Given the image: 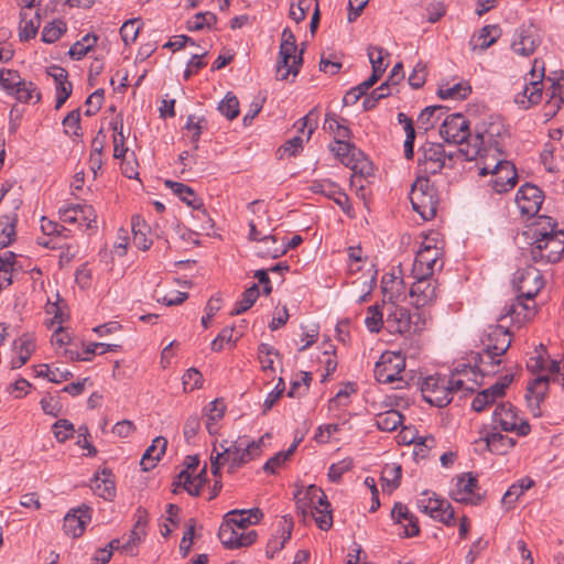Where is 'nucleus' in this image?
I'll return each mask as SVG.
<instances>
[{
	"mask_svg": "<svg viewBox=\"0 0 564 564\" xmlns=\"http://www.w3.org/2000/svg\"><path fill=\"white\" fill-rule=\"evenodd\" d=\"M486 443V447L498 455L506 454L509 449H511L516 445V440L505 436L500 433H491L487 434L480 438Z\"/></svg>",
	"mask_w": 564,
	"mask_h": 564,
	"instance_id": "32",
	"label": "nucleus"
},
{
	"mask_svg": "<svg viewBox=\"0 0 564 564\" xmlns=\"http://www.w3.org/2000/svg\"><path fill=\"white\" fill-rule=\"evenodd\" d=\"M307 496L314 505L313 510H311V514L316 524L321 530H328L333 524V516L330 503L328 502L324 491L321 488L311 485L307 488Z\"/></svg>",
	"mask_w": 564,
	"mask_h": 564,
	"instance_id": "14",
	"label": "nucleus"
},
{
	"mask_svg": "<svg viewBox=\"0 0 564 564\" xmlns=\"http://www.w3.org/2000/svg\"><path fill=\"white\" fill-rule=\"evenodd\" d=\"M202 380H203V376L197 369H195V368L188 369L183 376L184 390L192 391V390L200 387Z\"/></svg>",
	"mask_w": 564,
	"mask_h": 564,
	"instance_id": "64",
	"label": "nucleus"
},
{
	"mask_svg": "<svg viewBox=\"0 0 564 564\" xmlns=\"http://www.w3.org/2000/svg\"><path fill=\"white\" fill-rule=\"evenodd\" d=\"M540 219L539 227L528 232L532 239L530 258L534 262L556 263L564 256V229H555L556 224L550 217L541 216Z\"/></svg>",
	"mask_w": 564,
	"mask_h": 564,
	"instance_id": "1",
	"label": "nucleus"
},
{
	"mask_svg": "<svg viewBox=\"0 0 564 564\" xmlns=\"http://www.w3.org/2000/svg\"><path fill=\"white\" fill-rule=\"evenodd\" d=\"M411 314L404 307H393L387 316V323L393 332L400 334L409 333L411 330Z\"/></svg>",
	"mask_w": 564,
	"mask_h": 564,
	"instance_id": "31",
	"label": "nucleus"
},
{
	"mask_svg": "<svg viewBox=\"0 0 564 564\" xmlns=\"http://www.w3.org/2000/svg\"><path fill=\"white\" fill-rule=\"evenodd\" d=\"M299 67L300 64H293L291 58L280 57V61L276 65V79L285 80L289 75L296 76L299 73Z\"/></svg>",
	"mask_w": 564,
	"mask_h": 564,
	"instance_id": "55",
	"label": "nucleus"
},
{
	"mask_svg": "<svg viewBox=\"0 0 564 564\" xmlns=\"http://www.w3.org/2000/svg\"><path fill=\"white\" fill-rule=\"evenodd\" d=\"M383 53L384 50L379 46H369L368 47V57L372 66V73L382 76L386 70L387 65L383 63Z\"/></svg>",
	"mask_w": 564,
	"mask_h": 564,
	"instance_id": "48",
	"label": "nucleus"
},
{
	"mask_svg": "<svg viewBox=\"0 0 564 564\" xmlns=\"http://www.w3.org/2000/svg\"><path fill=\"white\" fill-rule=\"evenodd\" d=\"M217 18L212 12H199L196 13L193 19L188 20L187 29L189 31H199L204 28H212L215 25Z\"/></svg>",
	"mask_w": 564,
	"mask_h": 564,
	"instance_id": "45",
	"label": "nucleus"
},
{
	"mask_svg": "<svg viewBox=\"0 0 564 564\" xmlns=\"http://www.w3.org/2000/svg\"><path fill=\"white\" fill-rule=\"evenodd\" d=\"M226 405L223 400L216 399L205 406V416L207 419L206 427L210 434L215 433L214 425L225 414Z\"/></svg>",
	"mask_w": 564,
	"mask_h": 564,
	"instance_id": "38",
	"label": "nucleus"
},
{
	"mask_svg": "<svg viewBox=\"0 0 564 564\" xmlns=\"http://www.w3.org/2000/svg\"><path fill=\"white\" fill-rule=\"evenodd\" d=\"M354 466L351 458H345L338 463L332 464L328 469V478L333 482H337L340 480L341 476L349 471Z\"/></svg>",
	"mask_w": 564,
	"mask_h": 564,
	"instance_id": "53",
	"label": "nucleus"
},
{
	"mask_svg": "<svg viewBox=\"0 0 564 564\" xmlns=\"http://www.w3.org/2000/svg\"><path fill=\"white\" fill-rule=\"evenodd\" d=\"M529 76L530 78H525L521 90L514 96V102L524 110L539 104L542 99L544 63L535 58Z\"/></svg>",
	"mask_w": 564,
	"mask_h": 564,
	"instance_id": "8",
	"label": "nucleus"
},
{
	"mask_svg": "<svg viewBox=\"0 0 564 564\" xmlns=\"http://www.w3.org/2000/svg\"><path fill=\"white\" fill-rule=\"evenodd\" d=\"M20 39L22 41H29L33 39L40 28V14L36 12L33 18L29 19V13L25 10L20 12Z\"/></svg>",
	"mask_w": 564,
	"mask_h": 564,
	"instance_id": "34",
	"label": "nucleus"
},
{
	"mask_svg": "<svg viewBox=\"0 0 564 564\" xmlns=\"http://www.w3.org/2000/svg\"><path fill=\"white\" fill-rule=\"evenodd\" d=\"M477 373L479 372L476 367L463 365L462 369L456 368V372L447 380L451 394L458 391H473L474 384H480L476 379Z\"/></svg>",
	"mask_w": 564,
	"mask_h": 564,
	"instance_id": "25",
	"label": "nucleus"
},
{
	"mask_svg": "<svg viewBox=\"0 0 564 564\" xmlns=\"http://www.w3.org/2000/svg\"><path fill=\"white\" fill-rule=\"evenodd\" d=\"M177 485H182L183 488L191 495V496H198L200 491V485L196 481V479H193L191 474L187 470H182L178 474V481Z\"/></svg>",
	"mask_w": 564,
	"mask_h": 564,
	"instance_id": "61",
	"label": "nucleus"
},
{
	"mask_svg": "<svg viewBox=\"0 0 564 564\" xmlns=\"http://www.w3.org/2000/svg\"><path fill=\"white\" fill-rule=\"evenodd\" d=\"M262 518L263 512L259 508L235 509L224 516L223 523L245 531L250 525L257 524Z\"/></svg>",
	"mask_w": 564,
	"mask_h": 564,
	"instance_id": "23",
	"label": "nucleus"
},
{
	"mask_svg": "<svg viewBox=\"0 0 564 564\" xmlns=\"http://www.w3.org/2000/svg\"><path fill=\"white\" fill-rule=\"evenodd\" d=\"M525 297L519 294L511 303L505 306L503 316H511L518 323L529 321L535 315V306L524 302Z\"/></svg>",
	"mask_w": 564,
	"mask_h": 564,
	"instance_id": "28",
	"label": "nucleus"
},
{
	"mask_svg": "<svg viewBox=\"0 0 564 564\" xmlns=\"http://www.w3.org/2000/svg\"><path fill=\"white\" fill-rule=\"evenodd\" d=\"M441 250L436 246L423 245L415 257L413 264V273L422 276H431L438 264V269L443 267L440 262Z\"/></svg>",
	"mask_w": 564,
	"mask_h": 564,
	"instance_id": "19",
	"label": "nucleus"
},
{
	"mask_svg": "<svg viewBox=\"0 0 564 564\" xmlns=\"http://www.w3.org/2000/svg\"><path fill=\"white\" fill-rule=\"evenodd\" d=\"M514 283L518 292L525 300H533L544 286V280L540 270L533 267H527L518 271L514 276Z\"/></svg>",
	"mask_w": 564,
	"mask_h": 564,
	"instance_id": "15",
	"label": "nucleus"
},
{
	"mask_svg": "<svg viewBox=\"0 0 564 564\" xmlns=\"http://www.w3.org/2000/svg\"><path fill=\"white\" fill-rule=\"evenodd\" d=\"M419 164L429 174H436L446 166V161L453 159V154L446 153L442 143L426 142L421 147Z\"/></svg>",
	"mask_w": 564,
	"mask_h": 564,
	"instance_id": "12",
	"label": "nucleus"
},
{
	"mask_svg": "<svg viewBox=\"0 0 564 564\" xmlns=\"http://www.w3.org/2000/svg\"><path fill=\"white\" fill-rule=\"evenodd\" d=\"M310 189L313 193H319L328 198L334 197L338 193V187L329 181H314L310 185Z\"/></svg>",
	"mask_w": 564,
	"mask_h": 564,
	"instance_id": "62",
	"label": "nucleus"
},
{
	"mask_svg": "<svg viewBox=\"0 0 564 564\" xmlns=\"http://www.w3.org/2000/svg\"><path fill=\"white\" fill-rule=\"evenodd\" d=\"M65 133L78 137L80 130V110L75 109L67 113L63 120Z\"/></svg>",
	"mask_w": 564,
	"mask_h": 564,
	"instance_id": "54",
	"label": "nucleus"
},
{
	"mask_svg": "<svg viewBox=\"0 0 564 564\" xmlns=\"http://www.w3.org/2000/svg\"><path fill=\"white\" fill-rule=\"evenodd\" d=\"M444 113L443 106H430L426 107L417 117V124L420 128L427 131L432 129L436 121L441 119V116Z\"/></svg>",
	"mask_w": 564,
	"mask_h": 564,
	"instance_id": "39",
	"label": "nucleus"
},
{
	"mask_svg": "<svg viewBox=\"0 0 564 564\" xmlns=\"http://www.w3.org/2000/svg\"><path fill=\"white\" fill-rule=\"evenodd\" d=\"M139 34V26L137 21L130 20L123 23L120 29V35L126 45L134 42Z\"/></svg>",
	"mask_w": 564,
	"mask_h": 564,
	"instance_id": "63",
	"label": "nucleus"
},
{
	"mask_svg": "<svg viewBox=\"0 0 564 564\" xmlns=\"http://www.w3.org/2000/svg\"><path fill=\"white\" fill-rule=\"evenodd\" d=\"M410 200L413 209L424 220H430L436 215L438 206L437 189L426 177H419L412 185Z\"/></svg>",
	"mask_w": 564,
	"mask_h": 564,
	"instance_id": "5",
	"label": "nucleus"
},
{
	"mask_svg": "<svg viewBox=\"0 0 564 564\" xmlns=\"http://www.w3.org/2000/svg\"><path fill=\"white\" fill-rule=\"evenodd\" d=\"M218 538L226 549H240L251 545L257 539V532L242 531L230 527L228 523H221L218 531Z\"/></svg>",
	"mask_w": 564,
	"mask_h": 564,
	"instance_id": "18",
	"label": "nucleus"
},
{
	"mask_svg": "<svg viewBox=\"0 0 564 564\" xmlns=\"http://www.w3.org/2000/svg\"><path fill=\"white\" fill-rule=\"evenodd\" d=\"M421 391L426 402L438 408L445 406L452 401L451 388L445 378H425L421 384Z\"/></svg>",
	"mask_w": 564,
	"mask_h": 564,
	"instance_id": "13",
	"label": "nucleus"
},
{
	"mask_svg": "<svg viewBox=\"0 0 564 564\" xmlns=\"http://www.w3.org/2000/svg\"><path fill=\"white\" fill-rule=\"evenodd\" d=\"M540 44V35L533 24L522 25L514 34L511 50L519 56H530Z\"/></svg>",
	"mask_w": 564,
	"mask_h": 564,
	"instance_id": "17",
	"label": "nucleus"
},
{
	"mask_svg": "<svg viewBox=\"0 0 564 564\" xmlns=\"http://www.w3.org/2000/svg\"><path fill=\"white\" fill-rule=\"evenodd\" d=\"M454 509L449 502L443 503L442 507H438L433 513L429 514L431 518L443 522L446 525H451L454 523Z\"/></svg>",
	"mask_w": 564,
	"mask_h": 564,
	"instance_id": "60",
	"label": "nucleus"
},
{
	"mask_svg": "<svg viewBox=\"0 0 564 564\" xmlns=\"http://www.w3.org/2000/svg\"><path fill=\"white\" fill-rule=\"evenodd\" d=\"M336 147H332L330 150L334 154L340 159L344 164V160H349L351 154H356L358 149L355 144L346 142V140H335Z\"/></svg>",
	"mask_w": 564,
	"mask_h": 564,
	"instance_id": "59",
	"label": "nucleus"
},
{
	"mask_svg": "<svg viewBox=\"0 0 564 564\" xmlns=\"http://www.w3.org/2000/svg\"><path fill=\"white\" fill-rule=\"evenodd\" d=\"M512 380H513L512 375H506L499 381H497L495 384H492L488 389L482 390V392L486 393L487 397H489V399L494 403L497 398H500L505 394V390L509 387V384L512 382Z\"/></svg>",
	"mask_w": 564,
	"mask_h": 564,
	"instance_id": "51",
	"label": "nucleus"
},
{
	"mask_svg": "<svg viewBox=\"0 0 564 564\" xmlns=\"http://www.w3.org/2000/svg\"><path fill=\"white\" fill-rule=\"evenodd\" d=\"M15 237V216L0 219V249L9 246Z\"/></svg>",
	"mask_w": 564,
	"mask_h": 564,
	"instance_id": "42",
	"label": "nucleus"
},
{
	"mask_svg": "<svg viewBox=\"0 0 564 564\" xmlns=\"http://www.w3.org/2000/svg\"><path fill=\"white\" fill-rule=\"evenodd\" d=\"M486 348L478 355L479 361L476 368L481 377L496 373V367L500 365L497 357L502 356L511 345L507 328L500 325H490L486 330V339L482 340Z\"/></svg>",
	"mask_w": 564,
	"mask_h": 564,
	"instance_id": "3",
	"label": "nucleus"
},
{
	"mask_svg": "<svg viewBox=\"0 0 564 564\" xmlns=\"http://www.w3.org/2000/svg\"><path fill=\"white\" fill-rule=\"evenodd\" d=\"M403 422V415L397 410H388L376 415V425L384 432L397 430Z\"/></svg>",
	"mask_w": 564,
	"mask_h": 564,
	"instance_id": "35",
	"label": "nucleus"
},
{
	"mask_svg": "<svg viewBox=\"0 0 564 564\" xmlns=\"http://www.w3.org/2000/svg\"><path fill=\"white\" fill-rule=\"evenodd\" d=\"M451 497L457 502L466 505H479L484 496L479 492L477 477L471 473H465L456 478L455 487L451 490Z\"/></svg>",
	"mask_w": 564,
	"mask_h": 564,
	"instance_id": "11",
	"label": "nucleus"
},
{
	"mask_svg": "<svg viewBox=\"0 0 564 564\" xmlns=\"http://www.w3.org/2000/svg\"><path fill=\"white\" fill-rule=\"evenodd\" d=\"M344 164L352 171L350 184L355 185L357 178H366L372 174V164L361 151L351 154L349 160H344Z\"/></svg>",
	"mask_w": 564,
	"mask_h": 564,
	"instance_id": "29",
	"label": "nucleus"
},
{
	"mask_svg": "<svg viewBox=\"0 0 564 564\" xmlns=\"http://www.w3.org/2000/svg\"><path fill=\"white\" fill-rule=\"evenodd\" d=\"M297 443H293L285 452H280L271 457L263 466L265 471L274 473L296 449Z\"/></svg>",
	"mask_w": 564,
	"mask_h": 564,
	"instance_id": "57",
	"label": "nucleus"
},
{
	"mask_svg": "<svg viewBox=\"0 0 564 564\" xmlns=\"http://www.w3.org/2000/svg\"><path fill=\"white\" fill-rule=\"evenodd\" d=\"M445 500L437 499L435 497L429 496L427 491H424L421 495V498L417 500V508L426 513L431 514L433 511H435L438 507H442L443 503H445Z\"/></svg>",
	"mask_w": 564,
	"mask_h": 564,
	"instance_id": "58",
	"label": "nucleus"
},
{
	"mask_svg": "<svg viewBox=\"0 0 564 564\" xmlns=\"http://www.w3.org/2000/svg\"><path fill=\"white\" fill-rule=\"evenodd\" d=\"M441 137L447 143L468 147V141L474 134L470 133L469 122L462 113L448 115L440 128Z\"/></svg>",
	"mask_w": 564,
	"mask_h": 564,
	"instance_id": "9",
	"label": "nucleus"
},
{
	"mask_svg": "<svg viewBox=\"0 0 564 564\" xmlns=\"http://www.w3.org/2000/svg\"><path fill=\"white\" fill-rule=\"evenodd\" d=\"M470 94V87L465 83H457L449 86H441L438 88V96L442 99H465Z\"/></svg>",
	"mask_w": 564,
	"mask_h": 564,
	"instance_id": "40",
	"label": "nucleus"
},
{
	"mask_svg": "<svg viewBox=\"0 0 564 564\" xmlns=\"http://www.w3.org/2000/svg\"><path fill=\"white\" fill-rule=\"evenodd\" d=\"M494 422L506 432H517L518 435L524 436L530 432V425L525 421L518 423V415L510 403L498 405L494 412Z\"/></svg>",
	"mask_w": 564,
	"mask_h": 564,
	"instance_id": "16",
	"label": "nucleus"
},
{
	"mask_svg": "<svg viewBox=\"0 0 564 564\" xmlns=\"http://www.w3.org/2000/svg\"><path fill=\"white\" fill-rule=\"evenodd\" d=\"M36 376L45 377L51 382L59 383V382L66 381L69 378H72L73 373L68 370H62L57 367L52 369V368H50L48 365H40L39 370H36Z\"/></svg>",
	"mask_w": 564,
	"mask_h": 564,
	"instance_id": "44",
	"label": "nucleus"
},
{
	"mask_svg": "<svg viewBox=\"0 0 564 564\" xmlns=\"http://www.w3.org/2000/svg\"><path fill=\"white\" fill-rule=\"evenodd\" d=\"M53 431L56 440L64 443L73 436L75 429L68 420L61 419L54 423Z\"/></svg>",
	"mask_w": 564,
	"mask_h": 564,
	"instance_id": "52",
	"label": "nucleus"
},
{
	"mask_svg": "<svg viewBox=\"0 0 564 564\" xmlns=\"http://www.w3.org/2000/svg\"><path fill=\"white\" fill-rule=\"evenodd\" d=\"M543 193L535 185L521 186L516 195V204L522 215L534 216L541 208Z\"/></svg>",
	"mask_w": 564,
	"mask_h": 564,
	"instance_id": "20",
	"label": "nucleus"
},
{
	"mask_svg": "<svg viewBox=\"0 0 564 564\" xmlns=\"http://www.w3.org/2000/svg\"><path fill=\"white\" fill-rule=\"evenodd\" d=\"M66 31V25L61 20L46 24L42 31V40L45 43L56 42Z\"/></svg>",
	"mask_w": 564,
	"mask_h": 564,
	"instance_id": "47",
	"label": "nucleus"
},
{
	"mask_svg": "<svg viewBox=\"0 0 564 564\" xmlns=\"http://www.w3.org/2000/svg\"><path fill=\"white\" fill-rule=\"evenodd\" d=\"M102 478L97 475L93 480V490L105 500H111L116 495L115 482L110 479V474L102 471Z\"/></svg>",
	"mask_w": 564,
	"mask_h": 564,
	"instance_id": "36",
	"label": "nucleus"
},
{
	"mask_svg": "<svg viewBox=\"0 0 564 564\" xmlns=\"http://www.w3.org/2000/svg\"><path fill=\"white\" fill-rule=\"evenodd\" d=\"M91 520V509L86 505L72 509L64 517L63 529L67 535L73 538L80 536L86 524Z\"/></svg>",
	"mask_w": 564,
	"mask_h": 564,
	"instance_id": "21",
	"label": "nucleus"
},
{
	"mask_svg": "<svg viewBox=\"0 0 564 564\" xmlns=\"http://www.w3.org/2000/svg\"><path fill=\"white\" fill-rule=\"evenodd\" d=\"M488 173L494 174V180L490 184L497 193L507 192L517 183L516 167L509 161L500 160L494 166L488 164L480 167V175H487Z\"/></svg>",
	"mask_w": 564,
	"mask_h": 564,
	"instance_id": "10",
	"label": "nucleus"
},
{
	"mask_svg": "<svg viewBox=\"0 0 564 564\" xmlns=\"http://www.w3.org/2000/svg\"><path fill=\"white\" fill-rule=\"evenodd\" d=\"M401 285V280H398L392 275L383 276L381 281V289L384 297L388 299L390 302H393L394 299L397 297L395 293L400 291Z\"/></svg>",
	"mask_w": 564,
	"mask_h": 564,
	"instance_id": "56",
	"label": "nucleus"
},
{
	"mask_svg": "<svg viewBox=\"0 0 564 564\" xmlns=\"http://www.w3.org/2000/svg\"><path fill=\"white\" fill-rule=\"evenodd\" d=\"M148 231L149 227L140 219L139 216L132 218L133 243L140 250H148L152 243L147 236Z\"/></svg>",
	"mask_w": 564,
	"mask_h": 564,
	"instance_id": "37",
	"label": "nucleus"
},
{
	"mask_svg": "<svg viewBox=\"0 0 564 564\" xmlns=\"http://www.w3.org/2000/svg\"><path fill=\"white\" fill-rule=\"evenodd\" d=\"M258 296V285L253 284L242 293V297L237 302L235 310L231 312V315H239L248 311L254 304Z\"/></svg>",
	"mask_w": 564,
	"mask_h": 564,
	"instance_id": "43",
	"label": "nucleus"
},
{
	"mask_svg": "<svg viewBox=\"0 0 564 564\" xmlns=\"http://www.w3.org/2000/svg\"><path fill=\"white\" fill-rule=\"evenodd\" d=\"M0 87L19 102H39L41 93L35 84L23 79L17 70L0 69Z\"/></svg>",
	"mask_w": 564,
	"mask_h": 564,
	"instance_id": "6",
	"label": "nucleus"
},
{
	"mask_svg": "<svg viewBox=\"0 0 564 564\" xmlns=\"http://www.w3.org/2000/svg\"><path fill=\"white\" fill-rule=\"evenodd\" d=\"M218 109L229 120H232L239 115V101L235 95L228 93L219 104Z\"/></svg>",
	"mask_w": 564,
	"mask_h": 564,
	"instance_id": "49",
	"label": "nucleus"
},
{
	"mask_svg": "<svg viewBox=\"0 0 564 564\" xmlns=\"http://www.w3.org/2000/svg\"><path fill=\"white\" fill-rule=\"evenodd\" d=\"M166 445L167 441L163 436H158L153 440L140 460L142 470L148 471L156 465V462L165 453Z\"/></svg>",
	"mask_w": 564,
	"mask_h": 564,
	"instance_id": "30",
	"label": "nucleus"
},
{
	"mask_svg": "<svg viewBox=\"0 0 564 564\" xmlns=\"http://www.w3.org/2000/svg\"><path fill=\"white\" fill-rule=\"evenodd\" d=\"M164 184L192 208L199 209L202 207V200L196 196L195 192L189 186L170 180L165 181Z\"/></svg>",
	"mask_w": 564,
	"mask_h": 564,
	"instance_id": "33",
	"label": "nucleus"
},
{
	"mask_svg": "<svg viewBox=\"0 0 564 564\" xmlns=\"http://www.w3.org/2000/svg\"><path fill=\"white\" fill-rule=\"evenodd\" d=\"M324 129L334 133L335 140H346L350 137V130L343 122L338 121L334 113H327Z\"/></svg>",
	"mask_w": 564,
	"mask_h": 564,
	"instance_id": "41",
	"label": "nucleus"
},
{
	"mask_svg": "<svg viewBox=\"0 0 564 564\" xmlns=\"http://www.w3.org/2000/svg\"><path fill=\"white\" fill-rule=\"evenodd\" d=\"M501 29L496 25H485L477 34L470 39V46L473 51H485L497 42L501 36Z\"/></svg>",
	"mask_w": 564,
	"mask_h": 564,
	"instance_id": "27",
	"label": "nucleus"
},
{
	"mask_svg": "<svg viewBox=\"0 0 564 564\" xmlns=\"http://www.w3.org/2000/svg\"><path fill=\"white\" fill-rule=\"evenodd\" d=\"M267 433L258 441L248 442L246 438H239L231 442L228 446L220 444L221 452L210 456V468L214 476L219 475V457L226 455L228 458V473H235L238 468L259 456L264 437H269Z\"/></svg>",
	"mask_w": 564,
	"mask_h": 564,
	"instance_id": "2",
	"label": "nucleus"
},
{
	"mask_svg": "<svg viewBox=\"0 0 564 564\" xmlns=\"http://www.w3.org/2000/svg\"><path fill=\"white\" fill-rule=\"evenodd\" d=\"M78 213L83 214V217L88 219L87 228L91 229L96 227L97 215L95 209L90 205H70L59 209V219L65 224H76L78 221Z\"/></svg>",
	"mask_w": 564,
	"mask_h": 564,
	"instance_id": "26",
	"label": "nucleus"
},
{
	"mask_svg": "<svg viewBox=\"0 0 564 564\" xmlns=\"http://www.w3.org/2000/svg\"><path fill=\"white\" fill-rule=\"evenodd\" d=\"M506 134V129L499 118H490L489 121H484L475 130L474 135L468 141L467 148H460L459 152L466 160H476L482 156V152L487 151V147L495 148L499 151V139Z\"/></svg>",
	"mask_w": 564,
	"mask_h": 564,
	"instance_id": "4",
	"label": "nucleus"
},
{
	"mask_svg": "<svg viewBox=\"0 0 564 564\" xmlns=\"http://www.w3.org/2000/svg\"><path fill=\"white\" fill-rule=\"evenodd\" d=\"M402 469L400 465H387L382 470L381 480L390 487L391 490L397 488L400 484Z\"/></svg>",
	"mask_w": 564,
	"mask_h": 564,
	"instance_id": "50",
	"label": "nucleus"
},
{
	"mask_svg": "<svg viewBox=\"0 0 564 564\" xmlns=\"http://www.w3.org/2000/svg\"><path fill=\"white\" fill-rule=\"evenodd\" d=\"M549 391V377L540 376L529 384L525 399L528 406L534 416L541 415V403L544 401Z\"/></svg>",
	"mask_w": 564,
	"mask_h": 564,
	"instance_id": "24",
	"label": "nucleus"
},
{
	"mask_svg": "<svg viewBox=\"0 0 564 564\" xmlns=\"http://www.w3.org/2000/svg\"><path fill=\"white\" fill-rule=\"evenodd\" d=\"M405 369V358L400 352L386 351L375 365L373 375L381 383H397L401 389L406 383L402 377Z\"/></svg>",
	"mask_w": 564,
	"mask_h": 564,
	"instance_id": "7",
	"label": "nucleus"
},
{
	"mask_svg": "<svg viewBox=\"0 0 564 564\" xmlns=\"http://www.w3.org/2000/svg\"><path fill=\"white\" fill-rule=\"evenodd\" d=\"M383 314L379 305H371L367 308L365 324L371 333H378L383 324Z\"/></svg>",
	"mask_w": 564,
	"mask_h": 564,
	"instance_id": "46",
	"label": "nucleus"
},
{
	"mask_svg": "<svg viewBox=\"0 0 564 564\" xmlns=\"http://www.w3.org/2000/svg\"><path fill=\"white\" fill-rule=\"evenodd\" d=\"M416 281L412 284L410 290V296L412 303L416 307H423L430 305L436 299V285L430 279V276H422L421 274H414Z\"/></svg>",
	"mask_w": 564,
	"mask_h": 564,
	"instance_id": "22",
	"label": "nucleus"
}]
</instances>
